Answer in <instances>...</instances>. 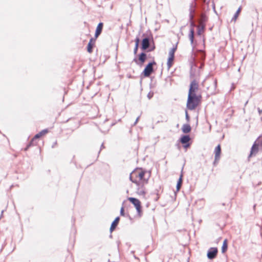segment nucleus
Returning <instances> with one entry per match:
<instances>
[{
	"label": "nucleus",
	"mask_w": 262,
	"mask_h": 262,
	"mask_svg": "<svg viewBox=\"0 0 262 262\" xmlns=\"http://www.w3.org/2000/svg\"><path fill=\"white\" fill-rule=\"evenodd\" d=\"M137 173V172H136V169H135L134 170H133L129 174V180L133 183H135V184L138 183V182L139 181H138L136 179H134V177L135 176L134 174H135L136 173Z\"/></svg>",
	"instance_id": "nucleus-21"
},
{
	"label": "nucleus",
	"mask_w": 262,
	"mask_h": 262,
	"mask_svg": "<svg viewBox=\"0 0 262 262\" xmlns=\"http://www.w3.org/2000/svg\"><path fill=\"white\" fill-rule=\"evenodd\" d=\"M124 202H125V201H124L123 202L122 205L124 204Z\"/></svg>",
	"instance_id": "nucleus-50"
},
{
	"label": "nucleus",
	"mask_w": 262,
	"mask_h": 262,
	"mask_svg": "<svg viewBox=\"0 0 262 262\" xmlns=\"http://www.w3.org/2000/svg\"><path fill=\"white\" fill-rule=\"evenodd\" d=\"M148 177L146 179V180H144V182H138V183L136 184L137 188V193L140 195H145L146 194L145 192V188L144 187L145 184L148 183Z\"/></svg>",
	"instance_id": "nucleus-6"
},
{
	"label": "nucleus",
	"mask_w": 262,
	"mask_h": 262,
	"mask_svg": "<svg viewBox=\"0 0 262 262\" xmlns=\"http://www.w3.org/2000/svg\"><path fill=\"white\" fill-rule=\"evenodd\" d=\"M259 146H260L257 144L256 142H254L251 148L249 157H251L253 155H255L258 152Z\"/></svg>",
	"instance_id": "nucleus-14"
},
{
	"label": "nucleus",
	"mask_w": 262,
	"mask_h": 262,
	"mask_svg": "<svg viewBox=\"0 0 262 262\" xmlns=\"http://www.w3.org/2000/svg\"><path fill=\"white\" fill-rule=\"evenodd\" d=\"M154 96V93L153 92H150L148 94H147V97L149 99H150Z\"/></svg>",
	"instance_id": "nucleus-36"
},
{
	"label": "nucleus",
	"mask_w": 262,
	"mask_h": 262,
	"mask_svg": "<svg viewBox=\"0 0 262 262\" xmlns=\"http://www.w3.org/2000/svg\"><path fill=\"white\" fill-rule=\"evenodd\" d=\"M69 119H68L67 120V121H66V122H67L68 121H69Z\"/></svg>",
	"instance_id": "nucleus-51"
},
{
	"label": "nucleus",
	"mask_w": 262,
	"mask_h": 262,
	"mask_svg": "<svg viewBox=\"0 0 262 262\" xmlns=\"http://www.w3.org/2000/svg\"><path fill=\"white\" fill-rule=\"evenodd\" d=\"M185 119L187 121V122L188 123L190 121V117L189 116V114L188 113V112L186 110L185 111Z\"/></svg>",
	"instance_id": "nucleus-32"
},
{
	"label": "nucleus",
	"mask_w": 262,
	"mask_h": 262,
	"mask_svg": "<svg viewBox=\"0 0 262 262\" xmlns=\"http://www.w3.org/2000/svg\"><path fill=\"white\" fill-rule=\"evenodd\" d=\"M181 129L183 133L188 134L191 132V127L189 124L186 123L183 125Z\"/></svg>",
	"instance_id": "nucleus-16"
},
{
	"label": "nucleus",
	"mask_w": 262,
	"mask_h": 262,
	"mask_svg": "<svg viewBox=\"0 0 262 262\" xmlns=\"http://www.w3.org/2000/svg\"><path fill=\"white\" fill-rule=\"evenodd\" d=\"M105 148V146H104V144H103V143H102V144L101 145V146H100V150H99V154L100 152V151H101L102 149H103V148Z\"/></svg>",
	"instance_id": "nucleus-40"
},
{
	"label": "nucleus",
	"mask_w": 262,
	"mask_h": 262,
	"mask_svg": "<svg viewBox=\"0 0 262 262\" xmlns=\"http://www.w3.org/2000/svg\"><path fill=\"white\" fill-rule=\"evenodd\" d=\"M257 110H258V113L259 115H261L262 114V108L260 109V108H257Z\"/></svg>",
	"instance_id": "nucleus-42"
},
{
	"label": "nucleus",
	"mask_w": 262,
	"mask_h": 262,
	"mask_svg": "<svg viewBox=\"0 0 262 262\" xmlns=\"http://www.w3.org/2000/svg\"><path fill=\"white\" fill-rule=\"evenodd\" d=\"M103 23L102 22H100L97 26L96 31L102 32V31L103 29Z\"/></svg>",
	"instance_id": "nucleus-27"
},
{
	"label": "nucleus",
	"mask_w": 262,
	"mask_h": 262,
	"mask_svg": "<svg viewBox=\"0 0 262 262\" xmlns=\"http://www.w3.org/2000/svg\"><path fill=\"white\" fill-rule=\"evenodd\" d=\"M139 118H140V116H138V117L137 118V119H136V120H135V122H134V125H135L137 123V122H138V121H139Z\"/></svg>",
	"instance_id": "nucleus-41"
},
{
	"label": "nucleus",
	"mask_w": 262,
	"mask_h": 262,
	"mask_svg": "<svg viewBox=\"0 0 262 262\" xmlns=\"http://www.w3.org/2000/svg\"><path fill=\"white\" fill-rule=\"evenodd\" d=\"M196 68L195 66H192L190 70V78L194 79L195 77Z\"/></svg>",
	"instance_id": "nucleus-22"
},
{
	"label": "nucleus",
	"mask_w": 262,
	"mask_h": 262,
	"mask_svg": "<svg viewBox=\"0 0 262 262\" xmlns=\"http://www.w3.org/2000/svg\"><path fill=\"white\" fill-rule=\"evenodd\" d=\"M30 146H28V145L27 144L26 147L25 148L24 150L27 151L28 150V149L30 148Z\"/></svg>",
	"instance_id": "nucleus-45"
},
{
	"label": "nucleus",
	"mask_w": 262,
	"mask_h": 262,
	"mask_svg": "<svg viewBox=\"0 0 262 262\" xmlns=\"http://www.w3.org/2000/svg\"><path fill=\"white\" fill-rule=\"evenodd\" d=\"M174 58V56L168 55V58L167 59V61H171V62H173Z\"/></svg>",
	"instance_id": "nucleus-33"
},
{
	"label": "nucleus",
	"mask_w": 262,
	"mask_h": 262,
	"mask_svg": "<svg viewBox=\"0 0 262 262\" xmlns=\"http://www.w3.org/2000/svg\"><path fill=\"white\" fill-rule=\"evenodd\" d=\"M207 17L205 14H201L200 18V23L201 25H205L206 26V23L207 21Z\"/></svg>",
	"instance_id": "nucleus-20"
},
{
	"label": "nucleus",
	"mask_w": 262,
	"mask_h": 262,
	"mask_svg": "<svg viewBox=\"0 0 262 262\" xmlns=\"http://www.w3.org/2000/svg\"><path fill=\"white\" fill-rule=\"evenodd\" d=\"M183 183V174L182 173L181 174L177 183L176 189L177 191H179Z\"/></svg>",
	"instance_id": "nucleus-19"
},
{
	"label": "nucleus",
	"mask_w": 262,
	"mask_h": 262,
	"mask_svg": "<svg viewBox=\"0 0 262 262\" xmlns=\"http://www.w3.org/2000/svg\"><path fill=\"white\" fill-rule=\"evenodd\" d=\"M49 132V130L48 129L46 128V129H44L43 130H42L41 131H40L39 133L36 134L34 136V139H39V138H40L42 136H43L44 135H45L46 134L48 133Z\"/></svg>",
	"instance_id": "nucleus-18"
},
{
	"label": "nucleus",
	"mask_w": 262,
	"mask_h": 262,
	"mask_svg": "<svg viewBox=\"0 0 262 262\" xmlns=\"http://www.w3.org/2000/svg\"><path fill=\"white\" fill-rule=\"evenodd\" d=\"M57 144V141H55L52 145V148H54Z\"/></svg>",
	"instance_id": "nucleus-43"
},
{
	"label": "nucleus",
	"mask_w": 262,
	"mask_h": 262,
	"mask_svg": "<svg viewBox=\"0 0 262 262\" xmlns=\"http://www.w3.org/2000/svg\"><path fill=\"white\" fill-rule=\"evenodd\" d=\"M3 246L2 247V249H3ZM1 251H2V249H1Z\"/></svg>",
	"instance_id": "nucleus-53"
},
{
	"label": "nucleus",
	"mask_w": 262,
	"mask_h": 262,
	"mask_svg": "<svg viewBox=\"0 0 262 262\" xmlns=\"http://www.w3.org/2000/svg\"><path fill=\"white\" fill-rule=\"evenodd\" d=\"M116 227H114V226L111 225L110 228V231L111 233H112L116 228Z\"/></svg>",
	"instance_id": "nucleus-38"
},
{
	"label": "nucleus",
	"mask_w": 262,
	"mask_h": 262,
	"mask_svg": "<svg viewBox=\"0 0 262 262\" xmlns=\"http://www.w3.org/2000/svg\"><path fill=\"white\" fill-rule=\"evenodd\" d=\"M110 237L111 238H112V234H111H111L110 235Z\"/></svg>",
	"instance_id": "nucleus-47"
},
{
	"label": "nucleus",
	"mask_w": 262,
	"mask_h": 262,
	"mask_svg": "<svg viewBox=\"0 0 262 262\" xmlns=\"http://www.w3.org/2000/svg\"><path fill=\"white\" fill-rule=\"evenodd\" d=\"M255 142L260 146H262V135L259 136Z\"/></svg>",
	"instance_id": "nucleus-29"
},
{
	"label": "nucleus",
	"mask_w": 262,
	"mask_h": 262,
	"mask_svg": "<svg viewBox=\"0 0 262 262\" xmlns=\"http://www.w3.org/2000/svg\"><path fill=\"white\" fill-rule=\"evenodd\" d=\"M163 192L162 186L160 185H158L154 191L151 192V194H156V195H160V194Z\"/></svg>",
	"instance_id": "nucleus-17"
},
{
	"label": "nucleus",
	"mask_w": 262,
	"mask_h": 262,
	"mask_svg": "<svg viewBox=\"0 0 262 262\" xmlns=\"http://www.w3.org/2000/svg\"><path fill=\"white\" fill-rule=\"evenodd\" d=\"M193 7V3H191L190 5V7L189 9V22L190 24V29L189 30L188 37L190 41L191 45L192 46H193L194 42V28L195 27V25L193 21V13L194 12V10L192 9Z\"/></svg>",
	"instance_id": "nucleus-2"
},
{
	"label": "nucleus",
	"mask_w": 262,
	"mask_h": 262,
	"mask_svg": "<svg viewBox=\"0 0 262 262\" xmlns=\"http://www.w3.org/2000/svg\"><path fill=\"white\" fill-rule=\"evenodd\" d=\"M228 249V241L227 239H225L223 241V243L222 246V252L224 253L227 251Z\"/></svg>",
	"instance_id": "nucleus-23"
},
{
	"label": "nucleus",
	"mask_w": 262,
	"mask_h": 262,
	"mask_svg": "<svg viewBox=\"0 0 262 262\" xmlns=\"http://www.w3.org/2000/svg\"><path fill=\"white\" fill-rule=\"evenodd\" d=\"M191 138L189 135L183 134L179 139L178 141L180 142L184 148L187 149L190 146Z\"/></svg>",
	"instance_id": "nucleus-7"
},
{
	"label": "nucleus",
	"mask_w": 262,
	"mask_h": 262,
	"mask_svg": "<svg viewBox=\"0 0 262 262\" xmlns=\"http://www.w3.org/2000/svg\"><path fill=\"white\" fill-rule=\"evenodd\" d=\"M205 29V26L204 25H201V26L198 27V30H197V34L198 35H201L202 33L204 31Z\"/></svg>",
	"instance_id": "nucleus-26"
},
{
	"label": "nucleus",
	"mask_w": 262,
	"mask_h": 262,
	"mask_svg": "<svg viewBox=\"0 0 262 262\" xmlns=\"http://www.w3.org/2000/svg\"><path fill=\"white\" fill-rule=\"evenodd\" d=\"M213 85H214V89H215L216 88V86H217V80L216 79L214 80V81H213Z\"/></svg>",
	"instance_id": "nucleus-39"
},
{
	"label": "nucleus",
	"mask_w": 262,
	"mask_h": 262,
	"mask_svg": "<svg viewBox=\"0 0 262 262\" xmlns=\"http://www.w3.org/2000/svg\"><path fill=\"white\" fill-rule=\"evenodd\" d=\"M140 48L143 51L147 52L154 51L156 47L152 37H151V40L148 36L144 37L141 41Z\"/></svg>",
	"instance_id": "nucleus-3"
},
{
	"label": "nucleus",
	"mask_w": 262,
	"mask_h": 262,
	"mask_svg": "<svg viewBox=\"0 0 262 262\" xmlns=\"http://www.w3.org/2000/svg\"><path fill=\"white\" fill-rule=\"evenodd\" d=\"M202 96L196 94H188L186 107L190 110H194L201 102Z\"/></svg>",
	"instance_id": "nucleus-1"
},
{
	"label": "nucleus",
	"mask_w": 262,
	"mask_h": 262,
	"mask_svg": "<svg viewBox=\"0 0 262 262\" xmlns=\"http://www.w3.org/2000/svg\"><path fill=\"white\" fill-rule=\"evenodd\" d=\"M218 249L216 247L210 248L207 253V257L209 259L212 260L216 257Z\"/></svg>",
	"instance_id": "nucleus-9"
},
{
	"label": "nucleus",
	"mask_w": 262,
	"mask_h": 262,
	"mask_svg": "<svg viewBox=\"0 0 262 262\" xmlns=\"http://www.w3.org/2000/svg\"><path fill=\"white\" fill-rule=\"evenodd\" d=\"M127 200L135 206L137 210L138 215L141 217L142 215V206L141 202L137 198L133 197H128Z\"/></svg>",
	"instance_id": "nucleus-5"
},
{
	"label": "nucleus",
	"mask_w": 262,
	"mask_h": 262,
	"mask_svg": "<svg viewBox=\"0 0 262 262\" xmlns=\"http://www.w3.org/2000/svg\"><path fill=\"white\" fill-rule=\"evenodd\" d=\"M135 47L134 49V55H136L139 49V43L140 42V33L136 36L135 39Z\"/></svg>",
	"instance_id": "nucleus-15"
},
{
	"label": "nucleus",
	"mask_w": 262,
	"mask_h": 262,
	"mask_svg": "<svg viewBox=\"0 0 262 262\" xmlns=\"http://www.w3.org/2000/svg\"><path fill=\"white\" fill-rule=\"evenodd\" d=\"M199 90L198 82L194 79L189 85L188 94H196V91Z\"/></svg>",
	"instance_id": "nucleus-10"
},
{
	"label": "nucleus",
	"mask_w": 262,
	"mask_h": 262,
	"mask_svg": "<svg viewBox=\"0 0 262 262\" xmlns=\"http://www.w3.org/2000/svg\"><path fill=\"white\" fill-rule=\"evenodd\" d=\"M178 43V42H177L175 45L173 46V47L170 49V51L169 52L168 55L174 56V53L177 49Z\"/></svg>",
	"instance_id": "nucleus-25"
},
{
	"label": "nucleus",
	"mask_w": 262,
	"mask_h": 262,
	"mask_svg": "<svg viewBox=\"0 0 262 262\" xmlns=\"http://www.w3.org/2000/svg\"><path fill=\"white\" fill-rule=\"evenodd\" d=\"M200 59L202 60H204L205 59L206 54L204 52L201 51L200 53Z\"/></svg>",
	"instance_id": "nucleus-31"
},
{
	"label": "nucleus",
	"mask_w": 262,
	"mask_h": 262,
	"mask_svg": "<svg viewBox=\"0 0 262 262\" xmlns=\"http://www.w3.org/2000/svg\"><path fill=\"white\" fill-rule=\"evenodd\" d=\"M145 52L143 51L138 55V59H137L136 57L134 58L133 61L135 62L138 65L142 66L147 59V55Z\"/></svg>",
	"instance_id": "nucleus-8"
},
{
	"label": "nucleus",
	"mask_w": 262,
	"mask_h": 262,
	"mask_svg": "<svg viewBox=\"0 0 262 262\" xmlns=\"http://www.w3.org/2000/svg\"><path fill=\"white\" fill-rule=\"evenodd\" d=\"M247 103H248V101H247L246 102H245V105H246Z\"/></svg>",
	"instance_id": "nucleus-49"
},
{
	"label": "nucleus",
	"mask_w": 262,
	"mask_h": 262,
	"mask_svg": "<svg viewBox=\"0 0 262 262\" xmlns=\"http://www.w3.org/2000/svg\"><path fill=\"white\" fill-rule=\"evenodd\" d=\"M215 157H214V161L213 162L214 165L215 164V163L220 160V156L221 154V147L220 144H218L215 148L214 151Z\"/></svg>",
	"instance_id": "nucleus-11"
},
{
	"label": "nucleus",
	"mask_w": 262,
	"mask_h": 262,
	"mask_svg": "<svg viewBox=\"0 0 262 262\" xmlns=\"http://www.w3.org/2000/svg\"><path fill=\"white\" fill-rule=\"evenodd\" d=\"M95 39H94L93 37H92L87 46V51L89 53H91L93 52V49L95 45Z\"/></svg>",
	"instance_id": "nucleus-13"
},
{
	"label": "nucleus",
	"mask_w": 262,
	"mask_h": 262,
	"mask_svg": "<svg viewBox=\"0 0 262 262\" xmlns=\"http://www.w3.org/2000/svg\"><path fill=\"white\" fill-rule=\"evenodd\" d=\"M156 65L155 60L149 62L145 67L144 69L141 74V77H148L154 72L153 66Z\"/></svg>",
	"instance_id": "nucleus-4"
},
{
	"label": "nucleus",
	"mask_w": 262,
	"mask_h": 262,
	"mask_svg": "<svg viewBox=\"0 0 262 262\" xmlns=\"http://www.w3.org/2000/svg\"><path fill=\"white\" fill-rule=\"evenodd\" d=\"M120 215L124 216V207L122 206L120 209Z\"/></svg>",
	"instance_id": "nucleus-35"
},
{
	"label": "nucleus",
	"mask_w": 262,
	"mask_h": 262,
	"mask_svg": "<svg viewBox=\"0 0 262 262\" xmlns=\"http://www.w3.org/2000/svg\"><path fill=\"white\" fill-rule=\"evenodd\" d=\"M173 62L171 61H167V66L168 67V69H169L172 66Z\"/></svg>",
	"instance_id": "nucleus-37"
},
{
	"label": "nucleus",
	"mask_w": 262,
	"mask_h": 262,
	"mask_svg": "<svg viewBox=\"0 0 262 262\" xmlns=\"http://www.w3.org/2000/svg\"><path fill=\"white\" fill-rule=\"evenodd\" d=\"M101 33V32L95 30V36L94 38L96 40V38L100 35Z\"/></svg>",
	"instance_id": "nucleus-34"
},
{
	"label": "nucleus",
	"mask_w": 262,
	"mask_h": 262,
	"mask_svg": "<svg viewBox=\"0 0 262 262\" xmlns=\"http://www.w3.org/2000/svg\"><path fill=\"white\" fill-rule=\"evenodd\" d=\"M145 35V34L144 33V34H143V36H144Z\"/></svg>",
	"instance_id": "nucleus-52"
},
{
	"label": "nucleus",
	"mask_w": 262,
	"mask_h": 262,
	"mask_svg": "<svg viewBox=\"0 0 262 262\" xmlns=\"http://www.w3.org/2000/svg\"><path fill=\"white\" fill-rule=\"evenodd\" d=\"M159 198H160V195H156V198H154V200L155 201H158V200L159 199Z\"/></svg>",
	"instance_id": "nucleus-44"
},
{
	"label": "nucleus",
	"mask_w": 262,
	"mask_h": 262,
	"mask_svg": "<svg viewBox=\"0 0 262 262\" xmlns=\"http://www.w3.org/2000/svg\"><path fill=\"white\" fill-rule=\"evenodd\" d=\"M36 139H34V137L31 139V140L30 141V142L28 144V146H32L36 145V143H35V141Z\"/></svg>",
	"instance_id": "nucleus-30"
},
{
	"label": "nucleus",
	"mask_w": 262,
	"mask_h": 262,
	"mask_svg": "<svg viewBox=\"0 0 262 262\" xmlns=\"http://www.w3.org/2000/svg\"><path fill=\"white\" fill-rule=\"evenodd\" d=\"M120 221V217L117 216L116 217L115 220L113 221L111 225L113 226H114V227H116L119 222Z\"/></svg>",
	"instance_id": "nucleus-28"
},
{
	"label": "nucleus",
	"mask_w": 262,
	"mask_h": 262,
	"mask_svg": "<svg viewBox=\"0 0 262 262\" xmlns=\"http://www.w3.org/2000/svg\"><path fill=\"white\" fill-rule=\"evenodd\" d=\"M136 172H137V173L135 174H134L135 177L136 178L138 177L140 179V182H144V180H146V179L144 178V176L146 172L145 170H141L140 171L136 170Z\"/></svg>",
	"instance_id": "nucleus-12"
},
{
	"label": "nucleus",
	"mask_w": 262,
	"mask_h": 262,
	"mask_svg": "<svg viewBox=\"0 0 262 262\" xmlns=\"http://www.w3.org/2000/svg\"><path fill=\"white\" fill-rule=\"evenodd\" d=\"M128 77L130 78H132V77L130 75H129V76H128Z\"/></svg>",
	"instance_id": "nucleus-48"
},
{
	"label": "nucleus",
	"mask_w": 262,
	"mask_h": 262,
	"mask_svg": "<svg viewBox=\"0 0 262 262\" xmlns=\"http://www.w3.org/2000/svg\"><path fill=\"white\" fill-rule=\"evenodd\" d=\"M255 207H256V204L254 205V206H253V209H255Z\"/></svg>",
	"instance_id": "nucleus-46"
},
{
	"label": "nucleus",
	"mask_w": 262,
	"mask_h": 262,
	"mask_svg": "<svg viewBox=\"0 0 262 262\" xmlns=\"http://www.w3.org/2000/svg\"><path fill=\"white\" fill-rule=\"evenodd\" d=\"M242 10V7H239L236 12L235 13L234 15H233V17L232 18L231 21H235L237 18L238 17L241 11Z\"/></svg>",
	"instance_id": "nucleus-24"
}]
</instances>
